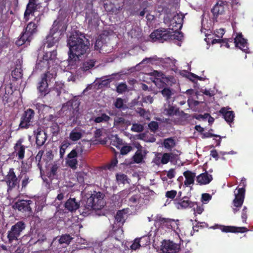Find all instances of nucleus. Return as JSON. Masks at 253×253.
I'll list each match as a JSON object with an SVG mask.
<instances>
[{
	"label": "nucleus",
	"mask_w": 253,
	"mask_h": 253,
	"mask_svg": "<svg viewBox=\"0 0 253 253\" xmlns=\"http://www.w3.org/2000/svg\"><path fill=\"white\" fill-rule=\"evenodd\" d=\"M67 44L69 48V59L72 63L79 60L80 57L85 53L88 48L84 37L77 34H73L69 37Z\"/></svg>",
	"instance_id": "f257e3e1"
},
{
	"label": "nucleus",
	"mask_w": 253,
	"mask_h": 253,
	"mask_svg": "<svg viewBox=\"0 0 253 253\" xmlns=\"http://www.w3.org/2000/svg\"><path fill=\"white\" fill-rule=\"evenodd\" d=\"M67 20L65 16H60L54 21L49 33L44 41V43L46 44L47 47H52L58 43L67 29Z\"/></svg>",
	"instance_id": "f03ea898"
},
{
	"label": "nucleus",
	"mask_w": 253,
	"mask_h": 253,
	"mask_svg": "<svg viewBox=\"0 0 253 253\" xmlns=\"http://www.w3.org/2000/svg\"><path fill=\"white\" fill-rule=\"evenodd\" d=\"M35 16L34 21L30 22L27 25L20 37L16 41V44L18 46H21L26 43L28 44L32 39L34 35L38 32V26L39 25L41 17L39 14Z\"/></svg>",
	"instance_id": "7ed1b4c3"
},
{
	"label": "nucleus",
	"mask_w": 253,
	"mask_h": 253,
	"mask_svg": "<svg viewBox=\"0 0 253 253\" xmlns=\"http://www.w3.org/2000/svg\"><path fill=\"white\" fill-rule=\"evenodd\" d=\"M4 181L6 182L7 186V192L8 197L13 199L17 198L19 194V182L16 175L14 172L13 169H10L4 178Z\"/></svg>",
	"instance_id": "20e7f679"
},
{
	"label": "nucleus",
	"mask_w": 253,
	"mask_h": 253,
	"mask_svg": "<svg viewBox=\"0 0 253 253\" xmlns=\"http://www.w3.org/2000/svg\"><path fill=\"white\" fill-rule=\"evenodd\" d=\"M155 221L156 225L164 228L171 229L179 239L183 235V232L179 227V220L162 217L161 216H156Z\"/></svg>",
	"instance_id": "39448f33"
},
{
	"label": "nucleus",
	"mask_w": 253,
	"mask_h": 253,
	"mask_svg": "<svg viewBox=\"0 0 253 253\" xmlns=\"http://www.w3.org/2000/svg\"><path fill=\"white\" fill-rule=\"evenodd\" d=\"M104 194L100 192H94L87 199L84 206L87 210H98L103 208L105 205Z\"/></svg>",
	"instance_id": "423d86ee"
},
{
	"label": "nucleus",
	"mask_w": 253,
	"mask_h": 253,
	"mask_svg": "<svg viewBox=\"0 0 253 253\" xmlns=\"http://www.w3.org/2000/svg\"><path fill=\"white\" fill-rule=\"evenodd\" d=\"M56 57V52L55 51L46 52L42 55H39L36 64V68L40 70L49 68L51 65H53Z\"/></svg>",
	"instance_id": "0eeeda50"
},
{
	"label": "nucleus",
	"mask_w": 253,
	"mask_h": 253,
	"mask_svg": "<svg viewBox=\"0 0 253 253\" xmlns=\"http://www.w3.org/2000/svg\"><path fill=\"white\" fill-rule=\"evenodd\" d=\"M128 196H130L128 201V205L130 206L137 205L142 200L140 192L135 187L124 190L120 193V196L122 198H125Z\"/></svg>",
	"instance_id": "6e6552de"
},
{
	"label": "nucleus",
	"mask_w": 253,
	"mask_h": 253,
	"mask_svg": "<svg viewBox=\"0 0 253 253\" xmlns=\"http://www.w3.org/2000/svg\"><path fill=\"white\" fill-rule=\"evenodd\" d=\"M184 16L181 13H173L170 16L167 15L164 18V22L172 31H178L182 26Z\"/></svg>",
	"instance_id": "1a4fd4ad"
},
{
	"label": "nucleus",
	"mask_w": 253,
	"mask_h": 253,
	"mask_svg": "<svg viewBox=\"0 0 253 253\" xmlns=\"http://www.w3.org/2000/svg\"><path fill=\"white\" fill-rule=\"evenodd\" d=\"M25 227V224L22 221H19L13 225L8 232L7 237L9 242H11L13 240H17Z\"/></svg>",
	"instance_id": "9d476101"
},
{
	"label": "nucleus",
	"mask_w": 253,
	"mask_h": 253,
	"mask_svg": "<svg viewBox=\"0 0 253 253\" xmlns=\"http://www.w3.org/2000/svg\"><path fill=\"white\" fill-rule=\"evenodd\" d=\"M56 75V74L54 71H52L51 73L48 72L44 74L39 84L38 87L39 90L42 93L46 94L47 92L48 82H50L51 79H54Z\"/></svg>",
	"instance_id": "9b49d317"
},
{
	"label": "nucleus",
	"mask_w": 253,
	"mask_h": 253,
	"mask_svg": "<svg viewBox=\"0 0 253 253\" xmlns=\"http://www.w3.org/2000/svg\"><path fill=\"white\" fill-rule=\"evenodd\" d=\"M152 42H164L170 38V33L166 30H156L152 32L150 36Z\"/></svg>",
	"instance_id": "f8f14e48"
},
{
	"label": "nucleus",
	"mask_w": 253,
	"mask_h": 253,
	"mask_svg": "<svg viewBox=\"0 0 253 253\" xmlns=\"http://www.w3.org/2000/svg\"><path fill=\"white\" fill-rule=\"evenodd\" d=\"M34 115L35 113L33 110L29 109L25 111L21 118L20 127L24 128H28L33 122Z\"/></svg>",
	"instance_id": "ddd939ff"
},
{
	"label": "nucleus",
	"mask_w": 253,
	"mask_h": 253,
	"mask_svg": "<svg viewBox=\"0 0 253 253\" xmlns=\"http://www.w3.org/2000/svg\"><path fill=\"white\" fill-rule=\"evenodd\" d=\"M235 199L233 200L234 207L233 211L234 213H236L239 209L238 208L241 207L243 205L245 198V190L243 188H241L235 190L234 191Z\"/></svg>",
	"instance_id": "4468645a"
},
{
	"label": "nucleus",
	"mask_w": 253,
	"mask_h": 253,
	"mask_svg": "<svg viewBox=\"0 0 253 253\" xmlns=\"http://www.w3.org/2000/svg\"><path fill=\"white\" fill-rule=\"evenodd\" d=\"M154 74L156 76V78L153 81L155 85L158 88L162 89L164 87H167L169 81V78L166 77L163 73L157 71H155Z\"/></svg>",
	"instance_id": "2eb2a0df"
},
{
	"label": "nucleus",
	"mask_w": 253,
	"mask_h": 253,
	"mask_svg": "<svg viewBox=\"0 0 253 253\" xmlns=\"http://www.w3.org/2000/svg\"><path fill=\"white\" fill-rule=\"evenodd\" d=\"M124 0H111L110 4L105 3L106 10L110 12L116 13L124 5Z\"/></svg>",
	"instance_id": "dca6fc26"
},
{
	"label": "nucleus",
	"mask_w": 253,
	"mask_h": 253,
	"mask_svg": "<svg viewBox=\"0 0 253 253\" xmlns=\"http://www.w3.org/2000/svg\"><path fill=\"white\" fill-rule=\"evenodd\" d=\"M85 21L91 28L97 27L99 23V16L97 13L93 11L86 12Z\"/></svg>",
	"instance_id": "f3484780"
},
{
	"label": "nucleus",
	"mask_w": 253,
	"mask_h": 253,
	"mask_svg": "<svg viewBox=\"0 0 253 253\" xmlns=\"http://www.w3.org/2000/svg\"><path fill=\"white\" fill-rule=\"evenodd\" d=\"M179 249L178 244L170 241H165L162 243L161 250L164 253H175Z\"/></svg>",
	"instance_id": "a211bd4d"
},
{
	"label": "nucleus",
	"mask_w": 253,
	"mask_h": 253,
	"mask_svg": "<svg viewBox=\"0 0 253 253\" xmlns=\"http://www.w3.org/2000/svg\"><path fill=\"white\" fill-rule=\"evenodd\" d=\"M78 155V153L77 150L73 149L67 155L66 161V165L73 169H76L77 168Z\"/></svg>",
	"instance_id": "6ab92c4d"
},
{
	"label": "nucleus",
	"mask_w": 253,
	"mask_h": 253,
	"mask_svg": "<svg viewBox=\"0 0 253 253\" xmlns=\"http://www.w3.org/2000/svg\"><path fill=\"white\" fill-rule=\"evenodd\" d=\"M235 46L240 48L245 52H248V47L246 40L243 38L241 33H237L234 38Z\"/></svg>",
	"instance_id": "aec40b11"
},
{
	"label": "nucleus",
	"mask_w": 253,
	"mask_h": 253,
	"mask_svg": "<svg viewBox=\"0 0 253 253\" xmlns=\"http://www.w3.org/2000/svg\"><path fill=\"white\" fill-rule=\"evenodd\" d=\"M227 3L220 0L214 6L212 9V12L214 15H221L227 10Z\"/></svg>",
	"instance_id": "412c9836"
},
{
	"label": "nucleus",
	"mask_w": 253,
	"mask_h": 253,
	"mask_svg": "<svg viewBox=\"0 0 253 253\" xmlns=\"http://www.w3.org/2000/svg\"><path fill=\"white\" fill-rule=\"evenodd\" d=\"M131 123L129 121L121 117H116L114 119V126L122 130L126 129L130 126Z\"/></svg>",
	"instance_id": "4be33fe9"
},
{
	"label": "nucleus",
	"mask_w": 253,
	"mask_h": 253,
	"mask_svg": "<svg viewBox=\"0 0 253 253\" xmlns=\"http://www.w3.org/2000/svg\"><path fill=\"white\" fill-rule=\"evenodd\" d=\"M32 204L31 200H20L15 203L13 207L20 211H31L30 205Z\"/></svg>",
	"instance_id": "5701e85b"
},
{
	"label": "nucleus",
	"mask_w": 253,
	"mask_h": 253,
	"mask_svg": "<svg viewBox=\"0 0 253 253\" xmlns=\"http://www.w3.org/2000/svg\"><path fill=\"white\" fill-rule=\"evenodd\" d=\"M183 175L185 177V180L184 182V184L186 187H191L193 185L196 177V174L189 170H187L184 172Z\"/></svg>",
	"instance_id": "b1692460"
},
{
	"label": "nucleus",
	"mask_w": 253,
	"mask_h": 253,
	"mask_svg": "<svg viewBox=\"0 0 253 253\" xmlns=\"http://www.w3.org/2000/svg\"><path fill=\"white\" fill-rule=\"evenodd\" d=\"M36 138V144L39 146L44 144L46 140V135L45 132L39 128L34 131Z\"/></svg>",
	"instance_id": "393cba45"
},
{
	"label": "nucleus",
	"mask_w": 253,
	"mask_h": 253,
	"mask_svg": "<svg viewBox=\"0 0 253 253\" xmlns=\"http://www.w3.org/2000/svg\"><path fill=\"white\" fill-rule=\"evenodd\" d=\"M137 150L133 157V160L134 163L139 164L142 162L146 153V151L145 150H143L142 146L140 145H138V146H137Z\"/></svg>",
	"instance_id": "a878e982"
},
{
	"label": "nucleus",
	"mask_w": 253,
	"mask_h": 253,
	"mask_svg": "<svg viewBox=\"0 0 253 253\" xmlns=\"http://www.w3.org/2000/svg\"><path fill=\"white\" fill-rule=\"evenodd\" d=\"M84 131L79 128H75L69 134V139L73 142L80 140L84 135Z\"/></svg>",
	"instance_id": "bb28decb"
},
{
	"label": "nucleus",
	"mask_w": 253,
	"mask_h": 253,
	"mask_svg": "<svg viewBox=\"0 0 253 253\" xmlns=\"http://www.w3.org/2000/svg\"><path fill=\"white\" fill-rule=\"evenodd\" d=\"M175 206L178 210L185 209L188 208H192L194 206L195 204L188 200L187 198H184L183 200L180 201L175 202Z\"/></svg>",
	"instance_id": "cd10ccee"
},
{
	"label": "nucleus",
	"mask_w": 253,
	"mask_h": 253,
	"mask_svg": "<svg viewBox=\"0 0 253 253\" xmlns=\"http://www.w3.org/2000/svg\"><path fill=\"white\" fill-rule=\"evenodd\" d=\"M35 4V0H29V2L27 5V9L24 13V17L26 20H28L29 19L28 16L30 15L32 16H36V11Z\"/></svg>",
	"instance_id": "c85d7f7f"
},
{
	"label": "nucleus",
	"mask_w": 253,
	"mask_h": 253,
	"mask_svg": "<svg viewBox=\"0 0 253 253\" xmlns=\"http://www.w3.org/2000/svg\"><path fill=\"white\" fill-rule=\"evenodd\" d=\"M161 93L166 99L169 102L170 100H174L176 91L174 89L167 86L164 87V88L162 90Z\"/></svg>",
	"instance_id": "c756f323"
},
{
	"label": "nucleus",
	"mask_w": 253,
	"mask_h": 253,
	"mask_svg": "<svg viewBox=\"0 0 253 253\" xmlns=\"http://www.w3.org/2000/svg\"><path fill=\"white\" fill-rule=\"evenodd\" d=\"M212 179L211 175L205 172L197 176L196 181L200 185H205L209 183Z\"/></svg>",
	"instance_id": "7c9ffc66"
},
{
	"label": "nucleus",
	"mask_w": 253,
	"mask_h": 253,
	"mask_svg": "<svg viewBox=\"0 0 253 253\" xmlns=\"http://www.w3.org/2000/svg\"><path fill=\"white\" fill-rule=\"evenodd\" d=\"M219 112L223 115L225 120L227 123H232L234 120L235 116L233 111H228L226 108L223 107L220 109Z\"/></svg>",
	"instance_id": "2f4dec72"
},
{
	"label": "nucleus",
	"mask_w": 253,
	"mask_h": 253,
	"mask_svg": "<svg viewBox=\"0 0 253 253\" xmlns=\"http://www.w3.org/2000/svg\"><path fill=\"white\" fill-rule=\"evenodd\" d=\"M25 147L20 141H18L14 146V153L19 159H22L24 157Z\"/></svg>",
	"instance_id": "473e14b6"
},
{
	"label": "nucleus",
	"mask_w": 253,
	"mask_h": 253,
	"mask_svg": "<svg viewBox=\"0 0 253 253\" xmlns=\"http://www.w3.org/2000/svg\"><path fill=\"white\" fill-rule=\"evenodd\" d=\"M79 206V204L75 198H70L65 203V208L71 211L77 210Z\"/></svg>",
	"instance_id": "72a5a7b5"
},
{
	"label": "nucleus",
	"mask_w": 253,
	"mask_h": 253,
	"mask_svg": "<svg viewBox=\"0 0 253 253\" xmlns=\"http://www.w3.org/2000/svg\"><path fill=\"white\" fill-rule=\"evenodd\" d=\"M177 157V155L173 153H161V161H162V165H165L169 163V162H172L175 160Z\"/></svg>",
	"instance_id": "f704fd0d"
},
{
	"label": "nucleus",
	"mask_w": 253,
	"mask_h": 253,
	"mask_svg": "<svg viewBox=\"0 0 253 253\" xmlns=\"http://www.w3.org/2000/svg\"><path fill=\"white\" fill-rule=\"evenodd\" d=\"M169 102L166 103L164 106L163 114L164 115L172 116L176 114L177 112V109L174 106L170 105Z\"/></svg>",
	"instance_id": "c9c22d12"
},
{
	"label": "nucleus",
	"mask_w": 253,
	"mask_h": 253,
	"mask_svg": "<svg viewBox=\"0 0 253 253\" xmlns=\"http://www.w3.org/2000/svg\"><path fill=\"white\" fill-rule=\"evenodd\" d=\"M222 231L224 232H241L244 233L248 231V229L245 227L236 228L234 226H222L221 227Z\"/></svg>",
	"instance_id": "e433bc0d"
},
{
	"label": "nucleus",
	"mask_w": 253,
	"mask_h": 253,
	"mask_svg": "<svg viewBox=\"0 0 253 253\" xmlns=\"http://www.w3.org/2000/svg\"><path fill=\"white\" fill-rule=\"evenodd\" d=\"M95 62L96 60L95 59L87 60L83 63L81 69L83 71H87L95 66Z\"/></svg>",
	"instance_id": "4c0bfd02"
},
{
	"label": "nucleus",
	"mask_w": 253,
	"mask_h": 253,
	"mask_svg": "<svg viewBox=\"0 0 253 253\" xmlns=\"http://www.w3.org/2000/svg\"><path fill=\"white\" fill-rule=\"evenodd\" d=\"M126 212L125 210L119 211L117 212L115 216V220L119 223L117 226H120L125 222Z\"/></svg>",
	"instance_id": "58836bf2"
},
{
	"label": "nucleus",
	"mask_w": 253,
	"mask_h": 253,
	"mask_svg": "<svg viewBox=\"0 0 253 253\" xmlns=\"http://www.w3.org/2000/svg\"><path fill=\"white\" fill-rule=\"evenodd\" d=\"M111 143L113 145L119 149L124 144L123 140L120 138L117 135L112 136Z\"/></svg>",
	"instance_id": "ea45409f"
},
{
	"label": "nucleus",
	"mask_w": 253,
	"mask_h": 253,
	"mask_svg": "<svg viewBox=\"0 0 253 253\" xmlns=\"http://www.w3.org/2000/svg\"><path fill=\"white\" fill-rule=\"evenodd\" d=\"M118 227L117 229L113 230L112 237L116 240L120 241L123 237V230L120 227V226Z\"/></svg>",
	"instance_id": "a19ab883"
},
{
	"label": "nucleus",
	"mask_w": 253,
	"mask_h": 253,
	"mask_svg": "<svg viewBox=\"0 0 253 253\" xmlns=\"http://www.w3.org/2000/svg\"><path fill=\"white\" fill-rule=\"evenodd\" d=\"M110 117L106 114H102L100 116H97L94 119V122L96 123H105L108 122Z\"/></svg>",
	"instance_id": "79ce46f5"
},
{
	"label": "nucleus",
	"mask_w": 253,
	"mask_h": 253,
	"mask_svg": "<svg viewBox=\"0 0 253 253\" xmlns=\"http://www.w3.org/2000/svg\"><path fill=\"white\" fill-rule=\"evenodd\" d=\"M116 180L118 184H125L129 183V179L127 176L124 174H116Z\"/></svg>",
	"instance_id": "37998d69"
},
{
	"label": "nucleus",
	"mask_w": 253,
	"mask_h": 253,
	"mask_svg": "<svg viewBox=\"0 0 253 253\" xmlns=\"http://www.w3.org/2000/svg\"><path fill=\"white\" fill-rule=\"evenodd\" d=\"M173 31L174 34L173 35H171L170 34V37L172 38L174 40H176L178 41L177 44L178 46H180L181 43L180 42L183 39V34L181 33L178 32V31Z\"/></svg>",
	"instance_id": "c03bdc74"
},
{
	"label": "nucleus",
	"mask_w": 253,
	"mask_h": 253,
	"mask_svg": "<svg viewBox=\"0 0 253 253\" xmlns=\"http://www.w3.org/2000/svg\"><path fill=\"white\" fill-rule=\"evenodd\" d=\"M163 145L165 148L169 150L174 146L175 141L172 138H169L165 139L163 142Z\"/></svg>",
	"instance_id": "a18cd8bd"
},
{
	"label": "nucleus",
	"mask_w": 253,
	"mask_h": 253,
	"mask_svg": "<svg viewBox=\"0 0 253 253\" xmlns=\"http://www.w3.org/2000/svg\"><path fill=\"white\" fill-rule=\"evenodd\" d=\"M70 145V143L67 141H64L62 143L60 148V158H63L64 155L65 153L66 149Z\"/></svg>",
	"instance_id": "49530a36"
},
{
	"label": "nucleus",
	"mask_w": 253,
	"mask_h": 253,
	"mask_svg": "<svg viewBox=\"0 0 253 253\" xmlns=\"http://www.w3.org/2000/svg\"><path fill=\"white\" fill-rule=\"evenodd\" d=\"M72 238L69 235H62L59 239V242L61 244H69Z\"/></svg>",
	"instance_id": "de8ad7c7"
},
{
	"label": "nucleus",
	"mask_w": 253,
	"mask_h": 253,
	"mask_svg": "<svg viewBox=\"0 0 253 253\" xmlns=\"http://www.w3.org/2000/svg\"><path fill=\"white\" fill-rule=\"evenodd\" d=\"M142 239L141 238H136L133 242L132 244L130 246V249L132 250L135 251L138 249L141 245L140 244V241Z\"/></svg>",
	"instance_id": "09e8293b"
},
{
	"label": "nucleus",
	"mask_w": 253,
	"mask_h": 253,
	"mask_svg": "<svg viewBox=\"0 0 253 253\" xmlns=\"http://www.w3.org/2000/svg\"><path fill=\"white\" fill-rule=\"evenodd\" d=\"M64 84L62 83H56L54 86V89L57 93V95H59L64 89Z\"/></svg>",
	"instance_id": "8fccbe9b"
},
{
	"label": "nucleus",
	"mask_w": 253,
	"mask_h": 253,
	"mask_svg": "<svg viewBox=\"0 0 253 253\" xmlns=\"http://www.w3.org/2000/svg\"><path fill=\"white\" fill-rule=\"evenodd\" d=\"M143 126L142 125L138 124H133L131 128L132 131L139 132L143 130Z\"/></svg>",
	"instance_id": "3c124183"
},
{
	"label": "nucleus",
	"mask_w": 253,
	"mask_h": 253,
	"mask_svg": "<svg viewBox=\"0 0 253 253\" xmlns=\"http://www.w3.org/2000/svg\"><path fill=\"white\" fill-rule=\"evenodd\" d=\"M121 153L122 155H126L132 150L131 146L125 144L120 148Z\"/></svg>",
	"instance_id": "603ef678"
},
{
	"label": "nucleus",
	"mask_w": 253,
	"mask_h": 253,
	"mask_svg": "<svg viewBox=\"0 0 253 253\" xmlns=\"http://www.w3.org/2000/svg\"><path fill=\"white\" fill-rule=\"evenodd\" d=\"M127 88V85L125 83H121L118 84L117 87V91L118 92L122 93L125 92Z\"/></svg>",
	"instance_id": "864d4df0"
},
{
	"label": "nucleus",
	"mask_w": 253,
	"mask_h": 253,
	"mask_svg": "<svg viewBox=\"0 0 253 253\" xmlns=\"http://www.w3.org/2000/svg\"><path fill=\"white\" fill-rule=\"evenodd\" d=\"M103 46V43L102 40L100 38L97 39L94 45L95 49L97 50H101Z\"/></svg>",
	"instance_id": "5fc2aeb1"
},
{
	"label": "nucleus",
	"mask_w": 253,
	"mask_h": 253,
	"mask_svg": "<svg viewBox=\"0 0 253 253\" xmlns=\"http://www.w3.org/2000/svg\"><path fill=\"white\" fill-rule=\"evenodd\" d=\"M211 199V196L208 193L203 194L202 195V202L204 204L208 203Z\"/></svg>",
	"instance_id": "6e6d98bb"
},
{
	"label": "nucleus",
	"mask_w": 253,
	"mask_h": 253,
	"mask_svg": "<svg viewBox=\"0 0 253 253\" xmlns=\"http://www.w3.org/2000/svg\"><path fill=\"white\" fill-rule=\"evenodd\" d=\"M177 192L175 190L168 191L166 193V197L173 199L176 196Z\"/></svg>",
	"instance_id": "4d7b16f0"
},
{
	"label": "nucleus",
	"mask_w": 253,
	"mask_h": 253,
	"mask_svg": "<svg viewBox=\"0 0 253 253\" xmlns=\"http://www.w3.org/2000/svg\"><path fill=\"white\" fill-rule=\"evenodd\" d=\"M51 129L52 132L54 135L57 134L58 132L59 131V126L57 123L53 124L51 126Z\"/></svg>",
	"instance_id": "13d9d810"
},
{
	"label": "nucleus",
	"mask_w": 253,
	"mask_h": 253,
	"mask_svg": "<svg viewBox=\"0 0 253 253\" xmlns=\"http://www.w3.org/2000/svg\"><path fill=\"white\" fill-rule=\"evenodd\" d=\"M114 105L115 107L117 108H122L124 106V101L122 99L118 98L116 99V101L115 102Z\"/></svg>",
	"instance_id": "bf43d9fd"
},
{
	"label": "nucleus",
	"mask_w": 253,
	"mask_h": 253,
	"mask_svg": "<svg viewBox=\"0 0 253 253\" xmlns=\"http://www.w3.org/2000/svg\"><path fill=\"white\" fill-rule=\"evenodd\" d=\"M153 162L157 166L162 165V161H161V153H158L155 159L153 160Z\"/></svg>",
	"instance_id": "052dcab7"
},
{
	"label": "nucleus",
	"mask_w": 253,
	"mask_h": 253,
	"mask_svg": "<svg viewBox=\"0 0 253 253\" xmlns=\"http://www.w3.org/2000/svg\"><path fill=\"white\" fill-rule=\"evenodd\" d=\"M215 36L218 38H222L223 35L224 34V30L222 28H220L219 29H217L214 32Z\"/></svg>",
	"instance_id": "680f3d73"
},
{
	"label": "nucleus",
	"mask_w": 253,
	"mask_h": 253,
	"mask_svg": "<svg viewBox=\"0 0 253 253\" xmlns=\"http://www.w3.org/2000/svg\"><path fill=\"white\" fill-rule=\"evenodd\" d=\"M247 208L246 207H244L242 212V219L244 223H246V220L247 218Z\"/></svg>",
	"instance_id": "e2e57ef3"
},
{
	"label": "nucleus",
	"mask_w": 253,
	"mask_h": 253,
	"mask_svg": "<svg viewBox=\"0 0 253 253\" xmlns=\"http://www.w3.org/2000/svg\"><path fill=\"white\" fill-rule=\"evenodd\" d=\"M149 127L152 131H155L158 128V123L156 122H152L149 124Z\"/></svg>",
	"instance_id": "0e129e2a"
},
{
	"label": "nucleus",
	"mask_w": 253,
	"mask_h": 253,
	"mask_svg": "<svg viewBox=\"0 0 253 253\" xmlns=\"http://www.w3.org/2000/svg\"><path fill=\"white\" fill-rule=\"evenodd\" d=\"M29 182V177L27 175H24L22 180V187H25Z\"/></svg>",
	"instance_id": "69168bd1"
},
{
	"label": "nucleus",
	"mask_w": 253,
	"mask_h": 253,
	"mask_svg": "<svg viewBox=\"0 0 253 253\" xmlns=\"http://www.w3.org/2000/svg\"><path fill=\"white\" fill-rule=\"evenodd\" d=\"M143 101L146 103H152L153 102V98L150 95L145 96L143 97Z\"/></svg>",
	"instance_id": "338daca9"
},
{
	"label": "nucleus",
	"mask_w": 253,
	"mask_h": 253,
	"mask_svg": "<svg viewBox=\"0 0 253 253\" xmlns=\"http://www.w3.org/2000/svg\"><path fill=\"white\" fill-rule=\"evenodd\" d=\"M203 92L204 94L209 96H212L215 94L214 91L211 89H205Z\"/></svg>",
	"instance_id": "774afa93"
}]
</instances>
